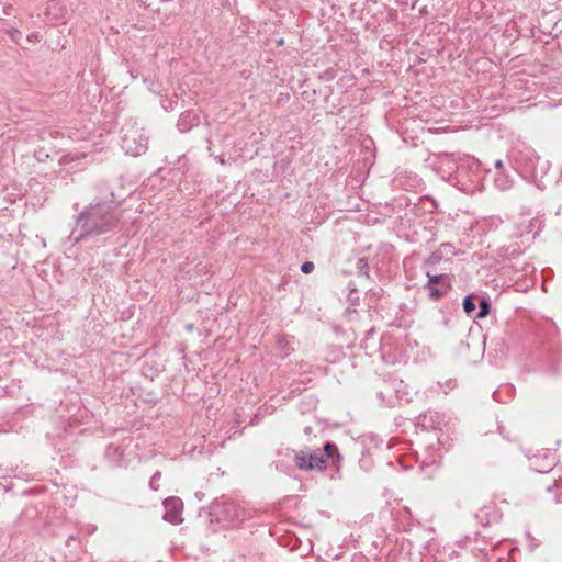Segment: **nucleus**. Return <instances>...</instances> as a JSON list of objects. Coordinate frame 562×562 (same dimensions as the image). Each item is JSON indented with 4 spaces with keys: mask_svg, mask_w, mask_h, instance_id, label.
Masks as SVG:
<instances>
[{
    "mask_svg": "<svg viewBox=\"0 0 562 562\" xmlns=\"http://www.w3.org/2000/svg\"><path fill=\"white\" fill-rule=\"evenodd\" d=\"M512 285H513V288H514V291H516V292H522V293H525V292H527V291H528V289H529V286L527 285V283H520V282H517V283H513Z\"/></svg>",
    "mask_w": 562,
    "mask_h": 562,
    "instance_id": "nucleus-15",
    "label": "nucleus"
},
{
    "mask_svg": "<svg viewBox=\"0 0 562 562\" xmlns=\"http://www.w3.org/2000/svg\"><path fill=\"white\" fill-rule=\"evenodd\" d=\"M277 348H278V350L280 352V357L281 358L288 357L294 350V348L292 346V339H290V338H288L285 336L278 337V339H277Z\"/></svg>",
    "mask_w": 562,
    "mask_h": 562,
    "instance_id": "nucleus-8",
    "label": "nucleus"
},
{
    "mask_svg": "<svg viewBox=\"0 0 562 562\" xmlns=\"http://www.w3.org/2000/svg\"><path fill=\"white\" fill-rule=\"evenodd\" d=\"M491 311V304L487 299L480 297L479 301V311L476 313L477 318H483L490 314Z\"/></svg>",
    "mask_w": 562,
    "mask_h": 562,
    "instance_id": "nucleus-10",
    "label": "nucleus"
},
{
    "mask_svg": "<svg viewBox=\"0 0 562 562\" xmlns=\"http://www.w3.org/2000/svg\"><path fill=\"white\" fill-rule=\"evenodd\" d=\"M294 453L295 465L300 470L304 471L324 470L329 459H333V461L335 458H337V461L341 459L338 452V447L330 441H327L323 449H315L312 451L300 450Z\"/></svg>",
    "mask_w": 562,
    "mask_h": 562,
    "instance_id": "nucleus-1",
    "label": "nucleus"
},
{
    "mask_svg": "<svg viewBox=\"0 0 562 562\" xmlns=\"http://www.w3.org/2000/svg\"><path fill=\"white\" fill-rule=\"evenodd\" d=\"M429 281L435 282V281H438V279H437V277H434V278H430Z\"/></svg>",
    "mask_w": 562,
    "mask_h": 562,
    "instance_id": "nucleus-20",
    "label": "nucleus"
},
{
    "mask_svg": "<svg viewBox=\"0 0 562 562\" xmlns=\"http://www.w3.org/2000/svg\"><path fill=\"white\" fill-rule=\"evenodd\" d=\"M439 415L437 413L427 412L424 414H420L417 417V425L422 426L425 429L434 428L436 424H439Z\"/></svg>",
    "mask_w": 562,
    "mask_h": 562,
    "instance_id": "nucleus-7",
    "label": "nucleus"
},
{
    "mask_svg": "<svg viewBox=\"0 0 562 562\" xmlns=\"http://www.w3.org/2000/svg\"><path fill=\"white\" fill-rule=\"evenodd\" d=\"M547 491L551 492L552 491V486L551 485L547 486Z\"/></svg>",
    "mask_w": 562,
    "mask_h": 562,
    "instance_id": "nucleus-21",
    "label": "nucleus"
},
{
    "mask_svg": "<svg viewBox=\"0 0 562 562\" xmlns=\"http://www.w3.org/2000/svg\"><path fill=\"white\" fill-rule=\"evenodd\" d=\"M438 252L441 256H449V255L453 254V250H452L451 245L445 244V245H441V247L439 248Z\"/></svg>",
    "mask_w": 562,
    "mask_h": 562,
    "instance_id": "nucleus-14",
    "label": "nucleus"
},
{
    "mask_svg": "<svg viewBox=\"0 0 562 562\" xmlns=\"http://www.w3.org/2000/svg\"><path fill=\"white\" fill-rule=\"evenodd\" d=\"M424 289L431 300L437 301L448 293L450 283H425Z\"/></svg>",
    "mask_w": 562,
    "mask_h": 562,
    "instance_id": "nucleus-4",
    "label": "nucleus"
},
{
    "mask_svg": "<svg viewBox=\"0 0 562 562\" xmlns=\"http://www.w3.org/2000/svg\"><path fill=\"white\" fill-rule=\"evenodd\" d=\"M165 514L164 520L172 525L182 522L183 503L179 497H168L164 501Z\"/></svg>",
    "mask_w": 562,
    "mask_h": 562,
    "instance_id": "nucleus-2",
    "label": "nucleus"
},
{
    "mask_svg": "<svg viewBox=\"0 0 562 562\" xmlns=\"http://www.w3.org/2000/svg\"><path fill=\"white\" fill-rule=\"evenodd\" d=\"M454 386H456V382H454V381H452V380H450V381L448 382V387H449V389H453Z\"/></svg>",
    "mask_w": 562,
    "mask_h": 562,
    "instance_id": "nucleus-18",
    "label": "nucleus"
},
{
    "mask_svg": "<svg viewBox=\"0 0 562 562\" xmlns=\"http://www.w3.org/2000/svg\"><path fill=\"white\" fill-rule=\"evenodd\" d=\"M198 121V117L191 115L190 113L182 114L178 122V127L180 128L181 132H184L189 130L191 125L196 124Z\"/></svg>",
    "mask_w": 562,
    "mask_h": 562,
    "instance_id": "nucleus-9",
    "label": "nucleus"
},
{
    "mask_svg": "<svg viewBox=\"0 0 562 562\" xmlns=\"http://www.w3.org/2000/svg\"><path fill=\"white\" fill-rule=\"evenodd\" d=\"M161 477V473L159 471L155 472L149 481V487L153 490V491H158L159 488V485H158V481L160 480Z\"/></svg>",
    "mask_w": 562,
    "mask_h": 562,
    "instance_id": "nucleus-12",
    "label": "nucleus"
},
{
    "mask_svg": "<svg viewBox=\"0 0 562 562\" xmlns=\"http://www.w3.org/2000/svg\"><path fill=\"white\" fill-rule=\"evenodd\" d=\"M105 458L114 465H122L123 463V450L121 449V447L119 446H115L113 443H110L108 445V447L105 448Z\"/></svg>",
    "mask_w": 562,
    "mask_h": 562,
    "instance_id": "nucleus-5",
    "label": "nucleus"
},
{
    "mask_svg": "<svg viewBox=\"0 0 562 562\" xmlns=\"http://www.w3.org/2000/svg\"><path fill=\"white\" fill-rule=\"evenodd\" d=\"M123 148L127 154L132 156H138L145 153L147 148V139L143 136H139L138 139L133 136H126L123 139Z\"/></svg>",
    "mask_w": 562,
    "mask_h": 562,
    "instance_id": "nucleus-3",
    "label": "nucleus"
},
{
    "mask_svg": "<svg viewBox=\"0 0 562 562\" xmlns=\"http://www.w3.org/2000/svg\"><path fill=\"white\" fill-rule=\"evenodd\" d=\"M380 352L384 361H393V337L383 335L380 341Z\"/></svg>",
    "mask_w": 562,
    "mask_h": 562,
    "instance_id": "nucleus-6",
    "label": "nucleus"
},
{
    "mask_svg": "<svg viewBox=\"0 0 562 562\" xmlns=\"http://www.w3.org/2000/svg\"><path fill=\"white\" fill-rule=\"evenodd\" d=\"M355 312H356V310H353V308H351V307H347V308H346V311H345V313H346L347 315H350L351 313H355Z\"/></svg>",
    "mask_w": 562,
    "mask_h": 562,
    "instance_id": "nucleus-17",
    "label": "nucleus"
},
{
    "mask_svg": "<svg viewBox=\"0 0 562 562\" xmlns=\"http://www.w3.org/2000/svg\"><path fill=\"white\" fill-rule=\"evenodd\" d=\"M462 306H463L464 312L468 315H471L472 313H474L475 310H476V305H475V302H474V296L472 294L467 295L463 299Z\"/></svg>",
    "mask_w": 562,
    "mask_h": 562,
    "instance_id": "nucleus-11",
    "label": "nucleus"
},
{
    "mask_svg": "<svg viewBox=\"0 0 562 562\" xmlns=\"http://www.w3.org/2000/svg\"><path fill=\"white\" fill-rule=\"evenodd\" d=\"M541 289H542L543 291H547V290H546V282H542V283H541Z\"/></svg>",
    "mask_w": 562,
    "mask_h": 562,
    "instance_id": "nucleus-19",
    "label": "nucleus"
},
{
    "mask_svg": "<svg viewBox=\"0 0 562 562\" xmlns=\"http://www.w3.org/2000/svg\"><path fill=\"white\" fill-rule=\"evenodd\" d=\"M347 291H348L347 299L350 302L356 303L359 300V292H358V290L348 286Z\"/></svg>",
    "mask_w": 562,
    "mask_h": 562,
    "instance_id": "nucleus-13",
    "label": "nucleus"
},
{
    "mask_svg": "<svg viewBox=\"0 0 562 562\" xmlns=\"http://www.w3.org/2000/svg\"><path fill=\"white\" fill-rule=\"evenodd\" d=\"M314 269V263L313 262H304L301 267V270L304 272V273H310L312 272Z\"/></svg>",
    "mask_w": 562,
    "mask_h": 562,
    "instance_id": "nucleus-16",
    "label": "nucleus"
}]
</instances>
